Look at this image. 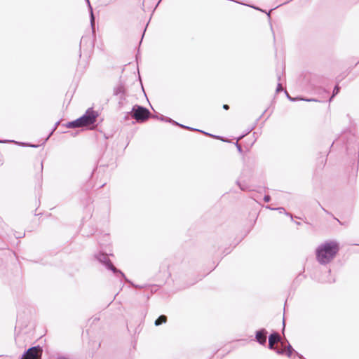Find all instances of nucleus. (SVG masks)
I'll use <instances>...</instances> for the list:
<instances>
[{
    "label": "nucleus",
    "mask_w": 359,
    "mask_h": 359,
    "mask_svg": "<svg viewBox=\"0 0 359 359\" xmlns=\"http://www.w3.org/2000/svg\"><path fill=\"white\" fill-rule=\"evenodd\" d=\"M339 250V244L336 241H327L316 250V260L322 265L330 263Z\"/></svg>",
    "instance_id": "1"
},
{
    "label": "nucleus",
    "mask_w": 359,
    "mask_h": 359,
    "mask_svg": "<svg viewBox=\"0 0 359 359\" xmlns=\"http://www.w3.org/2000/svg\"><path fill=\"white\" fill-rule=\"evenodd\" d=\"M96 259L102 264H103L106 268L113 271L114 273L117 274V276H120L126 280L124 273L120 270L117 269L109 260L107 254L99 252L95 255Z\"/></svg>",
    "instance_id": "2"
},
{
    "label": "nucleus",
    "mask_w": 359,
    "mask_h": 359,
    "mask_svg": "<svg viewBox=\"0 0 359 359\" xmlns=\"http://www.w3.org/2000/svg\"><path fill=\"white\" fill-rule=\"evenodd\" d=\"M132 117L137 122L145 121L149 117V111L143 107L135 105L131 111Z\"/></svg>",
    "instance_id": "3"
},
{
    "label": "nucleus",
    "mask_w": 359,
    "mask_h": 359,
    "mask_svg": "<svg viewBox=\"0 0 359 359\" xmlns=\"http://www.w3.org/2000/svg\"><path fill=\"white\" fill-rule=\"evenodd\" d=\"M98 114L92 108L87 109L86 113L79 118L82 126H87L93 124L97 119Z\"/></svg>",
    "instance_id": "4"
},
{
    "label": "nucleus",
    "mask_w": 359,
    "mask_h": 359,
    "mask_svg": "<svg viewBox=\"0 0 359 359\" xmlns=\"http://www.w3.org/2000/svg\"><path fill=\"white\" fill-rule=\"evenodd\" d=\"M43 349L39 346L29 348L20 359H40L42 356Z\"/></svg>",
    "instance_id": "5"
},
{
    "label": "nucleus",
    "mask_w": 359,
    "mask_h": 359,
    "mask_svg": "<svg viewBox=\"0 0 359 359\" xmlns=\"http://www.w3.org/2000/svg\"><path fill=\"white\" fill-rule=\"evenodd\" d=\"M158 119H160L161 121H165V122H169V123H172V124L174 125H177V126H179L181 128H186V129H188V130H196V131H199V132H201L207 135H209V136H212V137H214V135H210L208 133H205V132H203L202 130H197V129H195V128H191V127H189V126H184L182 124H180V123H178L177 122L173 121L172 119H171L170 118H168V117H165L163 115H161V116L158 117Z\"/></svg>",
    "instance_id": "6"
},
{
    "label": "nucleus",
    "mask_w": 359,
    "mask_h": 359,
    "mask_svg": "<svg viewBox=\"0 0 359 359\" xmlns=\"http://www.w3.org/2000/svg\"><path fill=\"white\" fill-rule=\"evenodd\" d=\"M268 332L266 329L262 328L255 332V340L262 346H265L266 344Z\"/></svg>",
    "instance_id": "7"
},
{
    "label": "nucleus",
    "mask_w": 359,
    "mask_h": 359,
    "mask_svg": "<svg viewBox=\"0 0 359 359\" xmlns=\"http://www.w3.org/2000/svg\"><path fill=\"white\" fill-rule=\"evenodd\" d=\"M280 341V336L278 332H273L269 337V348L274 350V344Z\"/></svg>",
    "instance_id": "8"
},
{
    "label": "nucleus",
    "mask_w": 359,
    "mask_h": 359,
    "mask_svg": "<svg viewBox=\"0 0 359 359\" xmlns=\"http://www.w3.org/2000/svg\"><path fill=\"white\" fill-rule=\"evenodd\" d=\"M284 93V94L286 95V97L290 100V101H297V100H303V101H306V102H320L319 100L316 99V98H304V97H292L289 93H288V91L287 90H285V91H283Z\"/></svg>",
    "instance_id": "9"
},
{
    "label": "nucleus",
    "mask_w": 359,
    "mask_h": 359,
    "mask_svg": "<svg viewBox=\"0 0 359 359\" xmlns=\"http://www.w3.org/2000/svg\"><path fill=\"white\" fill-rule=\"evenodd\" d=\"M43 162H41L37 166L35 167V171L37 173V177L40 187H42L43 184Z\"/></svg>",
    "instance_id": "10"
},
{
    "label": "nucleus",
    "mask_w": 359,
    "mask_h": 359,
    "mask_svg": "<svg viewBox=\"0 0 359 359\" xmlns=\"http://www.w3.org/2000/svg\"><path fill=\"white\" fill-rule=\"evenodd\" d=\"M87 4H88V8L90 10V25H91V27H92V29H93V32H94V28H95V17H94V15H93V8L90 5V1L89 0H86Z\"/></svg>",
    "instance_id": "11"
},
{
    "label": "nucleus",
    "mask_w": 359,
    "mask_h": 359,
    "mask_svg": "<svg viewBox=\"0 0 359 359\" xmlns=\"http://www.w3.org/2000/svg\"><path fill=\"white\" fill-rule=\"evenodd\" d=\"M67 127L69 128H79V127H83V126H82L80 119L79 118L75 121L69 122L67 124Z\"/></svg>",
    "instance_id": "12"
},
{
    "label": "nucleus",
    "mask_w": 359,
    "mask_h": 359,
    "mask_svg": "<svg viewBox=\"0 0 359 359\" xmlns=\"http://www.w3.org/2000/svg\"><path fill=\"white\" fill-rule=\"evenodd\" d=\"M167 320V317L164 315H162L159 316L156 320H155V325L158 326L163 323H165Z\"/></svg>",
    "instance_id": "13"
},
{
    "label": "nucleus",
    "mask_w": 359,
    "mask_h": 359,
    "mask_svg": "<svg viewBox=\"0 0 359 359\" xmlns=\"http://www.w3.org/2000/svg\"><path fill=\"white\" fill-rule=\"evenodd\" d=\"M294 351V350L292 348V346L290 344H288L287 346V349L285 350V354L288 357H291L292 353Z\"/></svg>",
    "instance_id": "14"
},
{
    "label": "nucleus",
    "mask_w": 359,
    "mask_h": 359,
    "mask_svg": "<svg viewBox=\"0 0 359 359\" xmlns=\"http://www.w3.org/2000/svg\"><path fill=\"white\" fill-rule=\"evenodd\" d=\"M266 208H268L270 210H277L279 211L280 213L285 212V210L284 208H271L269 205H267V206H266Z\"/></svg>",
    "instance_id": "15"
},
{
    "label": "nucleus",
    "mask_w": 359,
    "mask_h": 359,
    "mask_svg": "<svg viewBox=\"0 0 359 359\" xmlns=\"http://www.w3.org/2000/svg\"><path fill=\"white\" fill-rule=\"evenodd\" d=\"M271 200V197L269 195H265L264 197V201L266 202V203H268Z\"/></svg>",
    "instance_id": "16"
},
{
    "label": "nucleus",
    "mask_w": 359,
    "mask_h": 359,
    "mask_svg": "<svg viewBox=\"0 0 359 359\" xmlns=\"http://www.w3.org/2000/svg\"><path fill=\"white\" fill-rule=\"evenodd\" d=\"M276 353L278 354L282 355V354L285 353V349H277Z\"/></svg>",
    "instance_id": "17"
},
{
    "label": "nucleus",
    "mask_w": 359,
    "mask_h": 359,
    "mask_svg": "<svg viewBox=\"0 0 359 359\" xmlns=\"http://www.w3.org/2000/svg\"><path fill=\"white\" fill-rule=\"evenodd\" d=\"M20 144L22 145V146H27V147H39V145L28 144H25V143H20Z\"/></svg>",
    "instance_id": "18"
},
{
    "label": "nucleus",
    "mask_w": 359,
    "mask_h": 359,
    "mask_svg": "<svg viewBox=\"0 0 359 359\" xmlns=\"http://www.w3.org/2000/svg\"><path fill=\"white\" fill-rule=\"evenodd\" d=\"M339 93L338 90H336V91H333V94L330 96V97L329 98V102H331L332 99L335 96V95H337V93Z\"/></svg>",
    "instance_id": "19"
},
{
    "label": "nucleus",
    "mask_w": 359,
    "mask_h": 359,
    "mask_svg": "<svg viewBox=\"0 0 359 359\" xmlns=\"http://www.w3.org/2000/svg\"><path fill=\"white\" fill-rule=\"evenodd\" d=\"M236 147H237V149H238V151H239L240 153H241V152H242V148H241V146L238 142H236Z\"/></svg>",
    "instance_id": "20"
},
{
    "label": "nucleus",
    "mask_w": 359,
    "mask_h": 359,
    "mask_svg": "<svg viewBox=\"0 0 359 359\" xmlns=\"http://www.w3.org/2000/svg\"><path fill=\"white\" fill-rule=\"evenodd\" d=\"M276 90H284L281 83H278L277 84V87H276Z\"/></svg>",
    "instance_id": "21"
},
{
    "label": "nucleus",
    "mask_w": 359,
    "mask_h": 359,
    "mask_svg": "<svg viewBox=\"0 0 359 359\" xmlns=\"http://www.w3.org/2000/svg\"><path fill=\"white\" fill-rule=\"evenodd\" d=\"M223 108H224V109L227 110V109H229V105H228V104H224V105H223Z\"/></svg>",
    "instance_id": "22"
},
{
    "label": "nucleus",
    "mask_w": 359,
    "mask_h": 359,
    "mask_svg": "<svg viewBox=\"0 0 359 359\" xmlns=\"http://www.w3.org/2000/svg\"><path fill=\"white\" fill-rule=\"evenodd\" d=\"M333 90H339V88L337 85H335Z\"/></svg>",
    "instance_id": "23"
},
{
    "label": "nucleus",
    "mask_w": 359,
    "mask_h": 359,
    "mask_svg": "<svg viewBox=\"0 0 359 359\" xmlns=\"http://www.w3.org/2000/svg\"><path fill=\"white\" fill-rule=\"evenodd\" d=\"M57 359H69V358L62 356V357L58 358Z\"/></svg>",
    "instance_id": "24"
},
{
    "label": "nucleus",
    "mask_w": 359,
    "mask_h": 359,
    "mask_svg": "<svg viewBox=\"0 0 359 359\" xmlns=\"http://www.w3.org/2000/svg\"><path fill=\"white\" fill-rule=\"evenodd\" d=\"M321 208H322V210H323L324 212H325L328 213V212H327V211L324 208L321 207Z\"/></svg>",
    "instance_id": "25"
},
{
    "label": "nucleus",
    "mask_w": 359,
    "mask_h": 359,
    "mask_svg": "<svg viewBox=\"0 0 359 359\" xmlns=\"http://www.w3.org/2000/svg\"><path fill=\"white\" fill-rule=\"evenodd\" d=\"M142 93L144 94V95L145 97H147L146 91H145V90H143V91H142Z\"/></svg>",
    "instance_id": "26"
},
{
    "label": "nucleus",
    "mask_w": 359,
    "mask_h": 359,
    "mask_svg": "<svg viewBox=\"0 0 359 359\" xmlns=\"http://www.w3.org/2000/svg\"><path fill=\"white\" fill-rule=\"evenodd\" d=\"M296 354L299 356V359H302V355H299V354L297 353H296Z\"/></svg>",
    "instance_id": "27"
},
{
    "label": "nucleus",
    "mask_w": 359,
    "mask_h": 359,
    "mask_svg": "<svg viewBox=\"0 0 359 359\" xmlns=\"http://www.w3.org/2000/svg\"><path fill=\"white\" fill-rule=\"evenodd\" d=\"M287 215H290V217L292 219V215L291 214L286 213Z\"/></svg>",
    "instance_id": "28"
},
{
    "label": "nucleus",
    "mask_w": 359,
    "mask_h": 359,
    "mask_svg": "<svg viewBox=\"0 0 359 359\" xmlns=\"http://www.w3.org/2000/svg\"><path fill=\"white\" fill-rule=\"evenodd\" d=\"M239 186H240L241 189L244 190V188H243L241 185H239Z\"/></svg>",
    "instance_id": "29"
},
{
    "label": "nucleus",
    "mask_w": 359,
    "mask_h": 359,
    "mask_svg": "<svg viewBox=\"0 0 359 359\" xmlns=\"http://www.w3.org/2000/svg\"><path fill=\"white\" fill-rule=\"evenodd\" d=\"M48 138H49V136L46 137V140L47 141Z\"/></svg>",
    "instance_id": "30"
},
{
    "label": "nucleus",
    "mask_w": 359,
    "mask_h": 359,
    "mask_svg": "<svg viewBox=\"0 0 359 359\" xmlns=\"http://www.w3.org/2000/svg\"><path fill=\"white\" fill-rule=\"evenodd\" d=\"M283 326H285V320H284L283 321Z\"/></svg>",
    "instance_id": "31"
}]
</instances>
